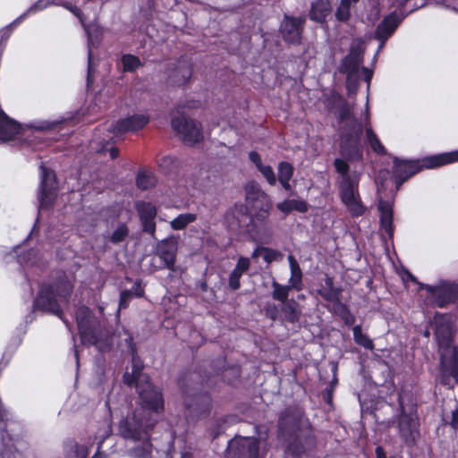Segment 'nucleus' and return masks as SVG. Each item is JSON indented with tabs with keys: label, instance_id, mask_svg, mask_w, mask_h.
<instances>
[{
	"label": "nucleus",
	"instance_id": "1",
	"mask_svg": "<svg viewBox=\"0 0 458 458\" xmlns=\"http://www.w3.org/2000/svg\"><path fill=\"white\" fill-rule=\"evenodd\" d=\"M124 335V341L132 354V370L131 373H124L123 382L129 386H135L141 404L120 420L118 431L124 439L141 442L140 445L129 451L130 456L132 458H154L149 436L157 422L159 413L164 409L163 398L161 393L149 382L148 377L142 374L143 363L136 355V348L131 336L126 331Z\"/></svg>",
	"mask_w": 458,
	"mask_h": 458
},
{
	"label": "nucleus",
	"instance_id": "2",
	"mask_svg": "<svg viewBox=\"0 0 458 458\" xmlns=\"http://www.w3.org/2000/svg\"><path fill=\"white\" fill-rule=\"evenodd\" d=\"M326 105L331 112L338 116L339 122L344 127L340 147V152L344 158L334 160L335 171L341 176L340 181H344L346 178L356 180L359 174L350 173L348 162L362 159L363 154L360 144L362 124L352 116L351 106L340 95L332 92Z\"/></svg>",
	"mask_w": 458,
	"mask_h": 458
},
{
	"label": "nucleus",
	"instance_id": "3",
	"mask_svg": "<svg viewBox=\"0 0 458 458\" xmlns=\"http://www.w3.org/2000/svg\"><path fill=\"white\" fill-rule=\"evenodd\" d=\"M106 406L109 413L108 418L104 420L94 439L89 437L81 442L69 440L64 443V452L67 458H87L95 445L96 452L92 458H110L109 455L115 451L113 450L112 420L114 416L123 417L129 410V403L124 394L111 393Z\"/></svg>",
	"mask_w": 458,
	"mask_h": 458
},
{
	"label": "nucleus",
	"instance_id": "4",
	"mask_svg": "<svg viewBox=\"0 0 458 458\" xmlns=\"http://www.w3.org/2000/svg\"><path fill=\"white\" fill-rule=\"evenodd\" d=\"M279 437L286 442V452L299 456L315 447V437L308 419L299 411L283 413L278 421Z\"/></svg>",
	"mask_w": 458,
	"mask_h": 458
},
{
	"label": "nucleus",
	"instance_id": "5",
	"mask_svg": "<svg viewBox=\"0 0 458 458\" xmlns=\"http://www.w3.org/2000/svg\"><path fill=\"white\" fill-rule=\"evenodd\" d=\"M61 122L35 120L29 123L20 124L8 117L0 108V142L11 140L14 138L25 139L30 144L33 140L31 137L38 138V134L55 130Z\"/></svg>",
	"mask_w": 458,
	"mask_h": 458
},
{
	"label": "nucleus",
	"instance_id": "6",
	"mask_svg": "<svg viewBox=\"0 0 458 458\" xmlns=\"http://www.w3.org/2000/svg\"><path fill=\"white\" fill-rule=\"evenodd\" d=\"M245 191L246 205L236 204L233 209V215L236 218L239 227L248 225L252 221L253 215L265 218L271 208L268 195L261 190L258 183L249 182Z\"/></svg>",
	"mask_w": 458,
	"mask_h": 458
},
{
	"label": "nucleus",
	"instance_id": "7",
	"mask_svg": "<svg viewBox=\"0 0 458 458\" xmlns=\"http://www.w3.org/2000/svg\"><path fill=\"white\" fill-rule=\"evenodd\" d=\"M50 4H55V5H62L65 9L69 10L71 13H72L76 17L79 18L81 23L82 24L84 30L88 37V47H89V53H88V77L87 81L88 84L90 83V75L92 72V52L91 47L95 46V44L98 43V39L94 38L92 34V28L90 26H88L85 24L82 13L79 8L72 5V4L68 2H64L63 0H38L34 4H32L25 13H23L21 15H20L12 24L7 26L6 28H4L0 30V36L2 41H6L11 34V27L13 25H17L21 23L26 17H28L30 13H36L37 12L42 11Z\"/></svg>",
	"mask_w": 458,
	"mask_h": 458
},
{
	"label": "nucleus",
	"instance_id": "8",
	"mask_svg": "<svg viewBox=\"0 0 458 458\" xmlns=\"http://www.w3.org/2000/svg\"><path fill=\"white\" fill-rule=\"evenodd\" d=\"M456 161H458V150L426 157L422 160L421 165L418 161L402 160L395 157L394 174L396 177V190H399L405 180L418 173L422 167L435 168Z\"/></svg>",
	"mask_w": 458,
	"mask_h": 458
},
{
	"label": "nucleus",
	"instance_id": "9",
	"mask_svg": "<svg viewBox=\"0 0 458 458\" xmlns=\"http://www.w3.org/2000/svg\"><path fill=\"white\" fill-rule=\"evenodd\" d=\"M76 320L83 344L96 345L100 351H104L113 344V337L107 335H102L97 328L98 322L92 318L88 307L81 306L76 311Z\"/></svg>",
	"mask_w": 458,
	"mask_h": 458
},
{
	"label": "nucleus",
	"instance_id": "10",
	"mask_svg": "<svg viewBox=\"0 0 458 458\" xmlns=\"http://www.w3.org/2000/svg\"><path fill=\"white\" fill-rule=\"evenodd\" d=\"M72 290V285L68 280L61 281L55 287L44 284L41 285L38 295L34 301L33 307L35 310L58 314V302L66 300Z\"/></svg>",
	"mask_w": 458,
	"mask_h": 458
},
{
	"label": "nucleus",
	"instance_id": "11",
	"mask_svg": "<svg viewBox=\"0 0 458 458\" xmlns=\"http://www.w3.org/2000/svg\"><path fill=\"white\" fill-rule=\"evenodd\" d=\"M360 175L356 180L346 178L339 182V196L352 216H361L366 211L359 192Z\"/></svg>",
	"mask_w": 458,
	"mask_h": 458
},
{
	"label": "nucleus",
	"instance_id": "12",
	"mask_svg": "<svg viewBox=\"0 0 458 458\" xmlns=\"http://www.w3.org/2000/svg\"><path fill=\"white\" fill-rule=\"evenodd\" d=\"M56 181L54 171L40 165V185L38 192L39 210L52 207L56 197Z\"/></svg>",
	"mask_w": 458,
	"mask_h": 458
},
{
	"label": "nucleus",
	"instance_id": "13",
	"mask_svg": "<svg viewBox=\"0 0 458 458\" xmlns=\"http://www.w3.org/2000/svg\"><path fill=\"white\" fill-rule=\"evenodd\" d=\"M259 441L251 437H235L228 443L227 458H258Z\"/></svg>",
	"mask_w": 458,
	"mask_h": 458
},
{
	"label": "nucleus",
	"instance_id": "14",
	"mask_svg": "<svg viewBox=\"0 0 458 458\" xmlns=\"http://www.w3.org/2000/svg\"><path fill=\"white\" fill-rule=\"evenodd\" d=\"M172 127L188 144H194L203 139L200 123L188 120L184 117H177L172 120Z\"/></svg>",
	"mask_w": 458,
	"mask_h": 458
},
{
	"label": "nucleus",
	"instance_id": "15",
	"mask_svg": "<svg viewBox=\"0 0 458 458\" xmlns=\"http://www.w3.org/2000/svg\"><path fill=\"white\" fill-rule=\"evenodd\" d=\"M429 293L430 301L437 306L444 307L446 304L454 301L457 294V287L454 284L443 283L439 285H428L422 286Z\"/></svg>",
	"mask_w": 458,
	"mask_h": 458
},
{
	"label": "nucleus",
	"instance_id": "16",
	"mask_svg": "<svg viewBox=\"0 0 458 458\" xmlns=\"http://www.w3.org/2000/svg\"><path fill=\"white\" fill-rule=\"evenodd\" d=\"M149 122V117L146 114H134L125 118L118 120L112 127V132L119 135L126 132H134L142 129Z\"/></svg>",
	"mask_w": 458,
	"mask_h": 458
},
{
	"label": "nucleus",
	"instance_id": "17",
	"mask_svg": "<svg viewBox=\"0 0 458 458\" xmlns=\"http://www.w3.org/2000/svg\"><path fill=\"white\" fill-rule=\"evenodd\" d=\"M435 336L438 343L441 352H447L453 334V327L449 317L445 315H437L434 319Z\"/></svg>",
	"mask_w": 458,
	"mask_h": 458
},
{
	"label": "nucleus",
	"instance_id": "18",
	"mask_svg": "<svg viewBox=\"0 0 458 458\" xmlns=\"http://www.w3.org/2000/svg\"><path fill=\"white\" fill-rule=\"evenodd\" d=\"M401 416L399 419V433L404 442L413 443L417 436L418 422L412 414L404 412L401 395L398 396Z\"/></svg>",
	"mask_w": 458,
	"mask_h": 458
},
{
	"label": "nucleus",
	"instance_id": "19",
	"mask_svg": "<svg viewBox=\"0 0 458 458\" xmlns=\"http://www.w3.org/2000/svg\"><path fill=\"white\" fill-rule=\"evenodd\" d=\"M400 22H401V20L399 19L397 14L394 13H392L389 15H387L378 24L377 30H376V34H375L376 38L380 40V44L378 46L377 54L384 47L385 42L391 37V35L396 30V28L398 27Z\"/></svg>",
	"mask_w": 458,
	"mask_h": 458
},
{
	"label": "nucleus",
	"instance_id": "20",
	"mask_svg": "<svg viewBox=\"0 0 458 458\" xmlns=\"http://www.w3.org/2000/svg\"><path fill=\"white\" fill-rule=\"evenodd\" d=\"M136 208L142 223L144 232L154 236L156 231V224L154 221L157 215L156 207L151 203L141 201L136 204Z\"/></svg>",
	"mask_w": 458,
	"mask_h": 458
},
{
	"label": "nucleus",
	"instance_id": "21",
	"mask_svg": "<svg viewBox=\"0 0 458 458\" xmlns=\"http://www.w3.org/2000/svg\"><path fill=\"white\" fill-rule=\"evenodd\" d=\"M177 239L173 236L161 241L157 244V254L165 262V267L169 269H174L177 252Z\"/></svg>",
	"mask_w": 458,
	"mask_h": 458
},
{
	"label": "nucleus",
	"instance_id": "22",
	"mask_svg": "<svg viewBox=\"0 0 458 458\" xmlns=\"http://www.w3.org/2000/svg\"><path fill=\"white\" fill-rule=\"evenodd\" d=\"M362 47L361 45H357L356 47H352L349 55L343 60L340 71L348 73L347 81H350L352 74L356 73L362 63Z\"/></svg>",
	"mask_w": 458,
	"mask_h": 458
},
{
	"label": "nucleus",
	"instance_id": "23",
	"mask_svg": "<svg viewBox=\"0 0 458 458\" xmlns=\"http://www.w3.org/2000/svg\"><path fill=\"white\" fill-rule=\"evenodd\" d=\"M303 20L301 18H291L285 15L280 31L284 39L289 43H298L301 38V26Z\"/></svg>",
	"mask_w": 458,
	"mask_h": 458
},
{
	"label": "nucleus",
	"instance_id": "24",
	"mask_svg": "<svg viewBox=\"0 0 458 458\" xmlns=\"http://www.w3.org/2000/svg\"><path fill=\"white\" fill-rule=\"evenodd\" d=\"M168 79L174 85H183L191 76V67L185 61H178L168 68Z\"/></svg>",
	"mask_w": 458,
	"mask_h": 458
},
{
	"label": "nucleus",
	"instance_id": "25",
	"mask_svg": "<svg viewBox=\"0 0 458 458\" xmlns=\"http://www.w3.org/2000/svg\"><path fill=\"white\" fill-rule=\"evenodd\" d=\"M351 114H352V116L356 121L361 123L362 129L364 128L366 131L367 141L369 144L372 150L378 155H386V150L385 147L382 145L379 139L374 133L372 128L369 126V114L368 102L366 103V113H365V116H364L363 120L354 117L352 110H351Z\"/></svg>",
	"mask_w": 458,
	"mask_h": 458
},
{
	"label": "nucleus",
	"instance_id": "26",
	"mask_svg": "<svg viewBox=\"0 0 458 458\" xmlns=\"http://www.w3.org/2000/svg\"><path fill=\"white\" fill-rule=\"evenodd\" d=\"M378 210L380 212L381 227L390 236H393V203L388 200L379 199Z\"/></svg>",
	"mask_w": 458,
	"mask_h": 458
},
{
	"label": "nucleus",
	"instance_id": "27",
	"mask_svg": "<svg viewBox=\"0 0 458 458\" xmlns=\"http://www.w3.org/2000/svg\"><path fill=\"white\" fill-rule=\"evenodd\" d=\"M250 260L246 257H240L236 266L229 276V286L232 290H238L241 286L240 279L242 276L249 270Z\"/></svg>",
	"mask_w": 458,
	"mask_h": 458
},
{
	"label": "nucleus",
	"instance_id": "28",
	"mask_svg": "<svg viewBox=\"0 0 458 458\" xmlns=\"http://www.w3.org/2000/svg\"><path fill=\"white\" fill-rule=\"evenodd\" d=\"M282 320L289 323H296L301 316L300 304L293 299L282 303L280 306Z\"/></svg>",
	"mask_w": 458,
	"mask_h": 458
},
{
	"label": "nucleus",
	"instance_id": "29",
	"mask_svg": "<svg viewBox=\"0 0 458 458\" xmlns=\"http://www.w3.org/2000/svg\"><path fill=\"white\" fill-rule=\"evenodd\" d=\"M447 352H441V368L443 371L449 372L450 375L458 382V347L454 346L451 349L452 357L447 359Z\"/></svg>",
	"mask_w": 458,
	"mask_h": 458
},
{
	"label": "nucleus",
	"instance_id": "30",
	"mask_svg": "<svg viewBox=\"0 0 458 458\" xmlns=\"http://www.w3.org/2000/svg\"><path fill=\"white\" fill-rule=\"evenodd\" d=\"M288 261L291 270V276L288 282L289 285L292 286L293 290L301 291L303 288L301 267L293 255L288 256Z\"/></svg>",
	"mask_w": 458,
	"mask_h": 458
},
{
	"label": "nucleus",
	"instance_id": "31",
	"mask_svg": "<svg viewBox=\"0 0 458 458\" xmlns=\"http://www.w3.org/2000/svg\"><path fill=\"white\" fill-rule=\"evenodd\" d=\"M330 11L331 7L328 0H317L312 3L310 17L313 21L323 22Z\"/></svg>",
	"mask_w": 458,
	"mask_h": 458
},
{
	"label": "nucleus",
	"instance_id": "32",
	"mask_svg": "<svg viewBox=\"0 0 458 458\" xmlns=\"http://www.w3.org/2000/svg\"><path fill=\"white\" fill-rule=\"evenodd\" d=\"M278 180L286 191L291 190L290 180L293 174V167L288 162H280L278 165Z\"/></svg>",
	"mask_w": 458,
	"mask_h": 458
},
{
	"label": "nucleus",
	"instance_id": "33",
	"mask_svg": "<svg viewBox=\"0 0 458 458\" xmlns=\"http://www.w3.org/2000/svg\"><path fill=\"white\" fill-rule=\"evenodd\" d=\"M186 408L196 413H202L209 411L210 398L207 395H197L192 403L186 401Z\"/></svg>",
	"mask_w": 458,
	"mask_h": 458
},
{
	"label": "nucleus",
	"instance_id": "34",
	"mask_svg": "<svg viewBox=\"0 0 458 458\" xmlns=\"http://www.w3.org/2000/svg\"><path fill=\"white\" fill-rule=\"evenodd\" d=\"M277 208L283 213H290L292 210L299 212H306L308 210V204L300 199H286L277 204Z\"/></svg>",
	"mask_w": 458,
	"mask_h": 458
},
{
	"label": "nucleus",
	"instance_id": "35",
	"mask_svg": "<svg viewBox=\"0 0 458 458\" xmlns=\"http://www.w3.org/2000/svg\"><path fill=\"white\" fill-rule=\"evenodd\" d=\"M259 256H261L267 263H271L273 261L277 260L278 259H281L283 257V254L280 251L270 248L257 247L253 250L251 257L253 259H257Z\"/></svg>",
	"mask_w": 458,
	"mask_h": 458
},
{
	"label": "nucleus",
	"instance_id": "36",
	"mask_svg": "<svg viewBox=\"0 0 458 458\" xmlns=\"http://www.w3.org/2000/svg\"><path fill=\"white\" fill-rule=\"evenodd\" d=\"M272 287V297L275 301H280L281 304L290 301L288 300V297L290 291L293 289L292 286L289 284L284 285L277 283L276 281H273Z\"/></svg>",
	"mask_w": 458,
	"mask_h": 458
},
{
	"label": "nucleus",
	"instance_id": "37",
	"mask_svg": "<svg viewBox=\"0 0 458 458\" xmlns=\"http://www.w3.org/2000/svg\"><path fill=\"white\" fill-rule=\"evenodd\" d=\"M197 219V215L193 213L180 214L177 217L170 222V225L174 230H182L189 224L193 223Z\"/></svg>",
	"mask_w": 458,
	"mask_h": 458
},
{
	"label": "nucleus",
	"instance_id": "38",
	"mask_svg": "<svg viewBox=\"0 0 458 458\" xmlns=\"http://www.w3.org/2000/svg\"><path fill=\"white\" fill-rule=\"evenodd\" d=\"M354 342L368 350L374 348L373 342L369 336L362 333L361 327L360 325L355 326L352 328Z\"/></svg>",
	"mask_w": 458,
	"mask_h": 458
},
{
	"label": "nucleus",
	"instance_id": "39",
	"mask_svg": "<svg viewBox=\"0 0 458 458\" xmlns=\"http://www.w3.org/2000/svg\"><path fill=\"white\" fill-rule=\"evenodd\" d=\"M136 182L140 189L148 190L155 185L156 180L152 174L140 172L138 174Z\"/></svg>",
	"mask_w": 458,
	"mask_h": 458
},
{
	"label": "nucleus",
	"instance_id": "40",
	"mask_svg": "<svg viewBox=\"0 0 458 458\" xmlns=\"http://www.w3.org/2000/svg\"><path fill=\"white\" fill-rule=\"evenodd\" d=\"M122 63L125 72H133L141 65L139 57L133 55H123L122 57Z\"/></svg>",
	"mask_w": 458,
	"mask_h": 458
},
{
	"label": "nucleus",
	"instance_id": "41",
	"mask_svg": "<svg viewBox=\"0 0 458 458\" xmlns=\"http://www.w3.org/2000/svg\"><path fill=\"white\" fill-rule=\"evenodd\" d=\"M178 165V160L171 156H165L159 160L160 168L166 174L171 173Z\"/></svg>",
	"mask_w": 458,
	"mask_h": 458
},
{
	"label": "nucleus",
	"instance_id": "42",
	"mask_svg": "<svg viewBox=\"0 0 458 458\" xmlns=\"http://www.w3.org/2000/svg\"><path fill=\"white\" fill-rule=\"evenodd\" d=\"M319 295L326 301L332 302H339L340 292L335 287L321 288L318 291Z\"/></svg>",
	"mask_w": 458,
	"mask_h": 458
},
{
	"label": "nucleus",
	"instance_id": "43",
	"mask_svg": "<svg viewBox=\"0 0 458 458\" xmlns=\"http://www.w3.org/2000/svg\"><path fill=\"white\" fill-rule=\"evenodd\" d=\"M351 10V0H342L337 11H336V18L339 21H346L350 16Z\"/></svg>",
	"mask_w": 458,
	"mask_h": 458
},
{
	"label": "nucleus",
	"instance_id": "44",
	"mask_svg": "<svg viewBox=\"0 0 458 458\" xmlns=\"http://www.w3.org/2000/svg\"><path fill=\"white\" fill-rule=\"evenodd\" d=\"M128 228L125 225H120L113 233L111 242L114 243L121 242L128 235Z\"/></svg>",
	"mask_w": 458,
	"mask_h": 458
},
{
	"label": "nucleus",
	"instance_id": "45",
	"mask_svg": "<svg viewBox=\"0 0 458 458\" xmlns=\"http://www.w3.org/2000/svg\"><path fill=\"white\" fill-rule=\"evenodd\" d=\"M258 169L262 174V175L267 179V182L270 185H275L276 183V174L270 165H262Z\"/></svg>",
	"mask_w": 458,
	"mask_h": 458
},
{
	"label": "nucleus",
	"instance_id": "46",
	"mask_svg": "<svg viewBox=\"0 0 458 458\" xmlns=\"http://www.w3.org/2000/svg\"><path fill=\"white\" fill-rule=\"evenodd\" d=\"M35 258H36V251L34 250H30V251H28L27 254H24V255L18 254L17 260H18V263H20L21 265L30 263V265L34 266V265H36V260H34Z\"/></svg>",
	"mask_w": 458,
	"mask_h": 458
},
{
	"label": "nucleus",
	"instance_id": "47",
	"mask_svg": "<svg viewBox=\"0 0 458 458\" xmlns=\"http://www.w3.org/2000/svg\"><path fill=\"white\" fill-rule=\"evenodd\" d=\"M131 298V291H123L120 294V302H119V308L124 309L128 306L129 301Z\"/></svg>",
	"mask_w": 458,
	"mask_h": 458
},
{
	"label": "nucleus",
	"instance_id": "48",
	"mask_svg": "<svg viewBox=\"0 0 458 458\" xmlns=\"http://www.w3.org/2000/svg\"><path fill=\"white\" fill-rule=\"evenodd\" d=\"M339 305L344 310L343 319L346 325H352L354 322V317L349 312L346 307L339 302Z\"/></svg>",
	"mask_w": 458,
	"mask_h": 458
},
{
	"label": "nucleus",
	"instance_id": "49",
	"mask_svg": "<svg viewBox=\"0 0 458 458\" xmlns=\"http://www.w3.org/2000/svg\"><path fill=\"white\" fill-rule=\"evenodd\" d=\"M267 316L272 320H276L278 318V309L275 304L269 305L266 309Z\"/></svg>",
	"mask_w": 458,
	"mask_h": 458
},
{
	"label": "nucleus",
	"instance_id": "50",
	"mask_svg": "<svg viewBox=\"0 0 458 458\" xmlns=\"http://www.w3.org/2000/svg\"><path fill=\"white\" fill-rule=\"evenodd\" d=\"M130 291L131 292V296L141 297L144 294V289L140 282H136Z\"/></svg>",
	"mask_w": 458,
	"mask_h": 458
},
{
	"label": "nucleus",
	"instance_id": "51",
	"mask_svg": "<svg viewBox=\"0 0 458 458\" xmlns=\"http://www.w3.org/2000/svg\"><path fill=\"white\" fill-rule=\"evenodd\" d=\"M249 157H250V161L255 164L257 168H259L263 165L261 162V158L257 152L251 151L249 154Z\"/></svg>",
	"mask_w": 458,
	"mask_h": 458
},
{
	"label": "nucleus",
	"instance_id": "52",
	"mask_svg": "<svg viewBox=\"0 0 458 458\" xmlns=\"http://www.w3.org/2000/svg\"><path fill=\"white\" fill-rule=\"evenodd\" d=\"M362 72L364 74V80L368 83V88L369 87L370 81L372 79L373 72L371 70H369L368 68L362 67Z\"/></svg>",
	"mask_w": 458,
	"mask_h": 458
},
{
	"label": "nucleus",
	"instance_id": "53",
	"mask_svg": "<svg viewBox=\"0 0 458 458\" xmlns=\"http://www.w3.org/2000/svg\"><path fill=\"white\" fill-rule=\"evenodd\" d=\"M451 426L454 428H458V408L453 411Z\"/></svg>",
	"mask_w": 458,
	"mask_h": 458
},
{
	"label": "nucleus",
	"instance_id": "54",
	"mask_svg": "<svg viewBox=\"0 0 458 458\" xmlns=\"http://www.w3.org/2000/svg\"><path fill=\"white\" fill-rule=\"evenodd\" d=\"M377 458H386V453L381 446L376 448Z\"/></svg>",
	"mask_w": 458,
	"mask_h": 458
},
{
	"label": "nucleus",
	"instance_id": "55",
	"mask_svg": "<svg viewBox=\"0 0 458 458\" xmlns=\"http://www.w3.org/2000/svg\"><path fill=\"white\" fill-rule=\"evenodd\" d=\"M335 287L333 284V279L329 276H327L325 279V285L322 288H331Z\"/></svg>",
	"mask_w": 458,
	"mask_h": 458
},
{
	"label": "nucleus",
	"instance_id": "56",
	"mask_svg": "<svg viewBox=\"0 0 458 458\" xmlns=\"http://www.w3.org/2000/svg\"><path fill=\"white\" fill-rule=\"evenodd\" d=\"M108 151H109L110 157H111L112 159H114L115 157H117V156H118V149H117V148H110L108 149Z\"/></svg>",
	"mask_w": 458,
	"mask_h": 458
},
{
	"label": "nucleus",
	"instance_id": "57",
	"mask_svg": "<svg viewBox=\"0 0 458 458\" xmlns=\"http://www.w3.org/2000/svg\"><path fill=\"white\" fill-rule=\"evenodd\" d=\"M74 356H75V360H76V364H77V366H79V354H78L77 350H74Z\"/></svg>",
	"mask_w": 458,
	"mask_h": 458
},
{
	"label": "nucleus",
	"instance_id": "58",
	"mask_svg": "<svg viewBox=\"0 0 458 458\" xmlns=\"http://www.w3.org/2000/svg\"><path fill=\"white\" fill-rule=\"evenodd\" d=\"M56 315L61 318V320L64 321V323H66V320H64V318H62V316H61V310H59V313L56 314Z\"/></svg>",
	"mask_w": 458,
	"mask_h": 458
},
{
	"label": "nucleus",
	"instance_id": "59",
	"mask_svg": "<svg viewBox=\"0 0 458 458\" xmlns=\"http://www.w3.org/2000/svg\"><path fill=\"white\" fill-rule=\"evenodd\" d=\"M56 315L61 318V320L64 321V323H66V320H64V318H62V316H61V310H59V313L56 314Z\"/></svg>",
	"mask_w": 458,
	"mask_h": 458
},
{
	"label": "nucleus",
	"instance_id": "60",
	"mask_svg": "<svg viewBox=\"0 0 458 458\" xmlns=\"http://www.w3.org/2000/svg\"><path fill=\"white\" fill-rule=\"evenodd\" d=\"M56 315L61 318V320L64 321V323H66V320H64V318H62V316H61V310H59V313L56 314Z\"/></svg>",
	"mask_w": 458,
	"mask_h": 458
},
{
	"label": "nucleus",
	"instance_id": "61",
	"mask_svg": "<svg viewBox=\"0 0 458 458\" xmlns=\"http://www.w3.org/2000/svg\"><path fill=\"white\" fill-rule=\"evenodd\" d=\"M105 150H106L105 148H102L98 149V151H105Z\"/></svg>",
	"mask_w": 458,
	"mask_h": 458
},
{
	"label": "nucleus",
	"instance_id": "62",
	"mask_svg": "<svg viewBox=\"0 0 458 458\" xmlns=\"http://www.w3.org/2000/svg\"><path fill=\"white\" fill-rule=\"evenodd\" d=\"M20 249L19 247L15 248L14 252L17 253V250Z\"/></svg>",
	"mask_w": 458,
	"mask_h": 458
}]
</instances>
